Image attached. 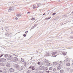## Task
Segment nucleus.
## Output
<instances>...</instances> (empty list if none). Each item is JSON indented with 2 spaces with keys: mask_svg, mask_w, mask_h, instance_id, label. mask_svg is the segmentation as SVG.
<instances>
[{
  "mask_svg": "<svg viewBox=\"0 0 73 73\" xmlns=\"http://www.w3.org/2000/svg\"><path fill=\"white\" fill-rule=\"evenodd\" d=\"M20 70H23V68H22V66H21L20 68Z\"/></svg>",
  "mask_w": 73,
  "mask_h": 73,
  "instance_id": "obj_28",
  "label": "nucleus"
},
{
  "mask_svg": "<svg viewBox=\"0 0 73 73\" xmlns=\"http://www.w3.org/2000/svg\"><path fill=\"white\" fill-rule=\"evenodd\" d=\"M2 30H3V28H2Z\"/></svg>",
  "mask_w": 73,
  "mask_h": 73,
  "instance_id": "obj_51",
  "label": "nucleus"
},
{
  "mask_svg": "<svg viewBox=\"0 0 73 73\" xmlns=\"http://www.w3.org/2000/svg\"><path fill=\"white\" fill-rule=\"evenodd\" d=\"M21 60L22 62H24V59H23V58H21Z\"/></svg>",
  "mask_w": 73,
  "mask_h": 73,
  "instance_id": "obj_22",
  "label": "nucleus"
},
{
  "mask_svg": "<svg viewBox=\"0 0 73 73\" xmlns=\"http://www.w3.org/2000/svg\"><path fill=\"white\" fill-rule=\"evenodd\" d=\"M15 20H17V19H18V18L17 17H16V18H15Z\"/></svg>",
  "mask_w": 73,
  "mask_h": 73,
  "instance_id": "obj_37",
  "label": "nucleus"
},
{
  "mask_svg": "<svg viewBox=\"0 0 73 73\" xmlns=\"http://www.w3.org/2000/svg\"><path fill=\"white\" fill-rule=\"evenodd\" d=\"M66 15H65L64 16V17H66Z\"/></svg>",
  "mask_w": 73,
  "mask_h": 73,
  "instance_id": "obj_49",
  "label": "nucleus"
},
{
  "mask_svg": "<svg viewBox=\"0 0 73 73\" xmlns=\"http://www.w3.org/2000/svg\"><path fill=\"white\" fill-rule=\"evenodd\" d=\"M48 64H49V65H50V63H48Z\"/></svg>",
  "mask_w": 73,
  "mask_h": 73,
  "instance_id": "obj_47",
  "label": "nucleus"
},
{
  "mask_svg": "<svg viewBox=\"0 0 73 73\" xmlns=\"http://www.w3.org/2000/svg\"><path fill=\"white\" fill-rule=\"evenodd\" d=\"M68 61V58H66V59L64 60V62H67Z\"/></svg>",
  "mask_w": 73,
  "mask_h": 73,
  "instance_id": "obj_14",
  "label": "nucleus"
},
{
  "mask_svg": "<svg viewBox=\"0 0 73 73\" xmlns=\"http://www.w3.org/2000/svg\"><path fill=\"white\" fill-rule=\"evenodd\" d=\"M51 13H52V12H51L50 11H49L48 12V14H51Z\"/></svg>",
  "mask_w": 73,
  "mask_h": 73,
  "instance_id": "obj_32",
  "label": "nucleus"
},
{
  "mask_svg": "<svg viewBox=\"0 0 73 73\" xmlns=\"http://www.w3.org/2000/svg\"><path fill=\"white\" fill-rule=\"evenodd\" d=\"M67 70H68V71L70 72H73V70L69 68H67Z\"/></svg>",
  "mask_w": 73,
  "mask_h": 73,
  "instance_id": "obj_7",
  "label": "nucleus"
},
{
  "mask_svg": "<svg viewBox=\"0 0 73 73\" xmlns=\"http://www.w3.org/2000/svg\"><path fill=\"white\" fill-rule=\"evenodd\" d=\"M53 72H56L57 71V69L55 68H54L53 69Z\"/></svg>",
  "mask_w": 73,
  "mask_h": 73,
  "instance_id": "obj_18",
  "label": "nucleus"
},
{
  "mask_svg": "<svg viewBox=\"0 0 73 73\" xmlns=\"http://www.w3.org/2000/svg\"><path fill=\"white\" fill-rule=\"evenodd\" d=\"M61 69V67L60 66H58L57 67V70H59Z\"/></svg>",
  "mask_w": 73,
  "mask_h": 73,
  "instance_id": "obj_12",
  "label": "nucleus"
},
{
  "mask_svg": "<svg viewBox=\"0 0 73 73\" xmlns=\"http://www.w3.org/2000/svg\"><path fill=\"white\" fill-rule=\"evenodd\" d=\"M15 56H16L15 55Z\"/></svg>",
  "mask_w": 73,
  "mask_h": 73,
  "instance_id": "obj_54",
  "label": "nucleus"
},
{
  "mask_svg": "<svg viewBox=\"0 0 73 73\" xmlns=\"http://www.w3.org/2000/svg\"><path fill=\"white\" fill-rule=\"evenodd\" d=\"M37 64L38 65H40V62H38L37 63Z\"/></svg>",
  "mask_w": 73,
  "mask_h": 73,
  "instance_id": "obj_26",
  "label": "nucleus"
},
{
  "mask_svg": "<svg viewBox=\"0 0 73 73\" xmlns=\"http://www.w3.org/2000/svg\"><path fill=\"white\" fill-rule=\"evenodd\" d=\"M13 56L12 55H9L7 58V59L9 60H13Z\"/></svg>",
  "mask_w": 73,
  "mask_h": 73,
  "instance_id": "obj_2",
  "label": "nucleus"
},
{
  "mask_svg": "<svg viewBox=\"0 0 73 73\" xmlns=\"http://www.w3.org/2000/svg\"><path fill=\"white\" fill-rule=\"evenodd\" d=\"M3 69H4V70H7V68L6 67H4L3 68Z\"/></svg>",
  "mask_w": 73,
  "mask_h": 73,
  "instance_id": "obj_27",
  "label": "nucleus"
},
{
  "mask_svg": "<svg viewBox=\"0 0 73 73\" xmlns=\"http://www.w3.org/2000/svg\"><path fill=\"white\" fill-rule=\"evenodd\" d=\"M39 69L40 70H42L44 69V66H40L39 67Z\"/></svg>",
  "mask_w": 73,
  "mask_h": 73,
  "instance_id": "obj_9",
  "label": "nucleus"
},
{
  "mask_svg": "<svg viewBox=\"0 0 73 73\" xmlns=\"http://www.w3.org/2000/svg\"><path fill=\"white\" fill-rule=\"evenodd\" d=\"M6 61V58H3L0 59V62H5Z\"/></svg>",
  "mask_w": 73,
  "mask_h": 73,
  "instance_id": "obj_3",
  "label": "nucleus"
},
{
  "mask_svg": "<svg viewBox=\"0 0 73 73\" xmlns=\"http://www.w3.org/2000/svg\"><path fill=\"white\" fill-rule=\"evenodd\" d=\"M28 33V31H26L25 32V33L27 34Z\"/></svg>",
  "mask_w": 73,
  "mask_h": 73,
  "instance_id": "obj_42",
  "label": "nucleus"
},
{
  "mask_svg": "<svg viewBox=\"0 0 73 73\" xmlns=\"http://www.w3.org/2000/svg\"><path fill=\"white\" fill-rule=\"evenodd\" d=\"M32 66H30L29 67V69H31V68H32Z\"/></svg>",
  "mask_w": 73,
  "mask_h": 73,
  "instance_id": "obj_35",
  "label": "nucleus"
},
{
  "mask_svg": "<svg viewBox=\"0 0 73 73\" xmlns=\"http://www.w3.org/2000/svg\"><path fill=\"white\" fill-rule=\"evenodd\" d=\"M60 64H62V61H60L59 62Z\"/></svg>",
  "mask_w": 73,
  "mask_h": 73,
  "instance_id": "obj_29",
  "label": "nucleus"
},
{
  "mask_svg": "<svg viewBox=\"0 0 73 73\" xmlns=\"http://www.w3.org/2000/svg\"><path fill=\"white\" fill-rule=\"evenodd\" d=\"M14 67L15 68L19 69V66L18 64H15L14 65Z\"/></svg>",
  "mask_w": 73,
  "mask_h": 73,
  "instance_id": "obj_5",
  "label": "nucleus"
},
{
  "mask_svg": "<svg viewBox=\"0 0 73 73\" xmlns=\"http://www.w3.org/2000/svg\"><path fill=\"white\" fill-rule=\"evenodd\" d=\"M56 56H57V55H56V56H53V57H56Z\"/></svg>",
  "mask_w": 73,
  "mask_h": 73,
  "instance_id": "obj_43",
  "label": "nucleus"
},
{
  "mask_svg": "<svg viewBox=\"0 0 73 73\" xmlns=\"http://www.w3.org/2000/svg\"><path fill=\"white\" fill-rule=\"evenodd\" d=\"M37 25V24H36L35 25H34L35 27H36V26Z\"/></svg>",
  "mask_w": 73,
  "mask_h": 73,
  "instance_id": "obj_33",
  "label": "nucleus"
},
{
  "mask_svg": "<svg viewBox=\"0 0 73 73\" xmlns=\"http://www.w3.org/2000/svg\"><path fill=\"white\" fill-rule=\"evenodd\" d=\"M13 55L14 56H15V54H13Z\"/></svg>",
  "mask_w": 73,
  "mask_h": 73,
  "instance_id": "obj_52",
  "label": "nucleus"
},
{
  "mask_svg": "<svg viewBox=\"0 0 73 73\" xmlns=\"http://www.w3.org/2000/svg\"><path fill=\"white\" fill-rule=\"evenodd\" d=\"M64 70L62 69L60 70V72L61 73H64Z\"/></svg>",
  "mask_w": 73,
  "mask_h": 73,
  "instance_id": "obj_13",
  "label": "nucleus"
},
{
  "mask_svg": "<svg viewBox=\"0 0 73 73\" xmlns=\"http://www.w3.org/2000/svg\"><path fill=\"white\" fill-rule=\"evenodd\" d=\"M41 5V4L40 3H39L38 5H37V6H39V5Z\"/></svg>",
  "mask_w": 73,
  "mask_h": 73,
  "instance_id": "obj_38",
  "label": "nucleus"
},
{
  "mask_svg": "<svg viewBox=\"0 0 73 73\" xmlns=\"http://www.w3.org/2000/svg\"><path fill=\"white\" fill-rule=\"evenodd\" d=\"M45 13H44L43 15L42 16H44V15H45Z\"/></svg>",
  "mask_w": 73,
  "mask_h": 73,
  "instance_id": "obj_48",
  "label": "nucleus"
},
{
  "mask_svg": "<svg viewBox=\"0 0 73 73\" xmlns=\"http://www.w3.org/2000/svg\"><path fill=\"white\" fill-rule=\"evenodd\" d=\"M23 36H24V37H26V35L25 34H24L23 35Z\"/></svg>",
  "mask_w": 73,
  "mask_h": 73,
  "instance_id": "obj_36",
  "label": "nucleus"
},
{
  "mask_svg": "<svg viewBox=\"0 0 73 73\" xmlns=\"http://www.w3.org/2000/svg\"><path fill=\"white\" fill-rule=\"evenodd\" d=\"M43 72H42V71H40L39 72V73H43Z\"/></svg>",
  "mask_w": 73,
  "mask_h": 73,
  "instance_id": "obj_24",
  "label": "nucleus"
},
{
  "mask_svg": "<svg viewBox=\"0 0 73 73\" xmlns=\"http://www.w3.org/2000/svg\"><path fill=\"white\" fill-rule=\"evenodd\" d=\"M47 72H48V73H49V71H46Z\"/></svg>",
  "mask_w": 73,
  "mask_h": 73,
  "instance_id": "obj_46",
  "label": "nucleus"
},
{
  "mask_svg": "<svg viewBox=\"0 0 73 73\" xmlns=\"http://www.w3.org/2000/svg\"><path fill=\"white\" fill-rule=\"evenodd\" d=\"M4 54H2L1 56H0V58L2 57V56H4Z\"/></svg>",
  "mask_w": 73,
  "mask_h": 73,
  "instance_id": "obj_25",
  "label": "nucleus"
},
{
  "mask_svg": "<svg viewBox=\"0 0 73 73\" xmlns=\"http://www.w3.org/2000/svg\"><path fill=\"white\" fill-rule=\"evenodd\" d=\"M35 26H33L32 27V28H31V29H33V28H35Z\"/></svg>",
  "mask_w": 73,
  "mask_h": 73,
  "instance_id": "obj_39",
  "label": "nucleus"
},
{
  "mask_svg": "<svg viewBox=\"0 0 73 73\" xmlns=\"http://www.w3.org/2000/svg\"><path fill=\"white\" fill-rule=\"evenodd\" d=\"M35 18L33 17L32 18H31V20H35Z\"/></svg>",
  "mask_w": 73,
  "mask_h": 73,
  "instance_id": "obj_21",
  "label": "nucleus"
},
{
  "mask_svg": "<svg viewBox=\"0 0 73 73\" xmlns=\"http://www.w3.org/2000/svg\"><path fill=\"white\" fill-rule=\"evenodd\" d=\"M57 53V52H52V55H54L55 54H56Z\"/></svg>",
  "mask_w": 73,
  "mask_h": 73,
  "instance_id": "obj_15",
  "label": "nucleus"
},
{
  "mask_svg": "<svg viewBox=\"0 0 73 73\" xmlns=\"http://www.w3.org/2000/svg\"><path fill=\"white\" fill-rule=\"evenodd\" d=\"M9 71H10V72H14V69H13V68H10L9 69Z\"/></svg>",
  "mask_w": 73,
  "mask_h": 73,
  "instance_id": "obj_6",
  "label": "nucleus"
},
{
  "mask_svg": "<svg viewBox=\"0 0 73 73\" xmlns=\"http://www.w3.org/2000/svg\"><path fill=\"white\" fill-rule=\"evenodd\" d=\"M0 72H3V70H0Z\"/></svg>",
  "mask_w": 73,
  "mask_h": 73,
  "instance_id": "obj_40",
  "label": "nucleus"
},
{
  "mask_svg": "<svg viewBox=\"0 0 73 73\" xmlns=\"http://www.w3.org/2000/svg\"><path fill=\"white\" fill-rule=\"evenodd\" d=\"M63 54H64V56H65V55H66V53L64 52L63 53Z\"/></svg>",
  "mask_w": 73,
  "mask_h": 73,
  "instance_id": "obj_31",
  "label": "nucleus"
},
{
  "mask_svg": "<svg viewBox=\"0 0 73 73\" xmlns=\"http://www.w3.org/2000/svg\"><path fill=\"white\" fill-rule=\"evenodd\" d=\"M72 13H73V11L72 12Z\"/></svg>",
  "mask_w": 73,
  "mask_h": 73,
  "instance_id": "obj_53",
  "label": "nucleus"
},
{
  "mask_svg": "<svg viewBox=\"0 0 73 73\" xmlns=\"http://www.w3.org/2000/svg\"><path fill=\"white\" fill-rule=\"evenodd\" d=\"M9 56L8 54H7L5 55H3V56L4 57H5L6 58H7V57H8V56Z\"/></svg>",
  "mask_w": 73,
  "mask_h": 73,
  "instance_id": "obj_11",
  "label": "nucleus"
},
{
  "mask_svg": "<svg viewBox=\"0 0 73 73\" xmlns=\"http://www.w3.org/2000/svg\"><path fill=\"white\" fill-rule=\"evenodd\" d=\"M48 62V60H46V62Z\"/></svg>",
  "mask_w": 73,
  "mask_h": 73,
  "instance_id": "obj_44",
  "label": "nucleus"
},
{
  "mask_svg": "<svg viewBox=\"0 0 73 73\" xmlns=\"http://www.w3.org/2000/svg\"><path fill=\"white\" fill-rule=\"evenodd\" d=\"M27 13H29V12H28Z\"/></svg>",
  "mask_w": 73,
  "mask_h": 73,
  "instance_id": "obj_50",
  "label": "nucleus"
},
{
  "mask_svg": "<svg viewBox=\"0 0 73 73\" xmlns=\"http://www.w3.org/2000/svg\"><path fill=\"white\" fill-rule=\"evenodd\" d=\"M55 14H56V13H54L52 14V15L54 16V15H55Z\"/></svg>",
  "mask_w": 73,
  "mask_h": 73,
  "instance_id": "obj_30",
  "label": "nucleus"
},
{
  "mask_svg": "<svg viewBox=\"0 0 73 73\" xmlns=\"http://www.w3.org/2000/svg\"><path fill=\"white\" fill-rule=\"evenodd\" d=\"M46 55L47 56H49V52H47Z\"/></svg>",
  "mask_w": 73,
  "mask_h": 73,
  "instance_id": "obj_20",
  "label": "nucleus"
},
{
  "mask_svg": "<svg viewBox=\"0 0 73 73\" xmlns=\"http://www.w3.org/2000/svg\"><path fill=\"white\" fill-rule=\"evenodd\" d=\"M6 66L7 68H9L11 66V64L9 63H8L7 64Z\"/></svg>",
  "mask_w": 73,
  "mask_h": 73,
  "instance_id": "obj_8",
  "label": "nucleus"
},
{
  "mask_svg": "<svg viewBox=\"0 0 73 73\" xmlns=\"http://www.w3.org/2000/svg\"><path fill=\"white\" fill-rule=\"evenodd\" d=\"M36 6V5H34L33 7V9H35Z\"/></svg>",
  "mask_w": 73,
  "mask_h": 73,
  "instance_id": "obj_16",
  "label": "nucleus"
},
{
  "mask_svg": "<svg viewBox=\"0 0 73 73\" xmlns=\"http://www.w3.org/2000/svg\"><path fill=\"white\" fill-rule=\"evenodd\" d=\"M70 63H67L66 64V65L67 66H70Z\"/></svg>",
  "mask_w": 73,
  "mask_h": 73,
  "instance_id": "obj_17",
  "label": "nucleus"
},
{
  "mask_svg": "<svg viewBox=\"0 0 73 73\" xmlns=\"http://www.w3.org/2000/svg\"><path fill=\"white\" fill-rule=\"evenodd\" d=\"M51 17H50V18H48L47 19V20H49V19H50Z\"/></svg>",
  "mask_w": 73,
  "mask_h": 73,
  "instance_id": "obj_41",
  "label": "nucleus"
},
{
  "mask_svg": "<svg viewBox=\"0 0 73 73\" xmlns=\"http://www.w3.org/2000/svg\"><path fill=\"white\" fill-rule=\"evenodd\" d=\"M14 8L13 6H11L9 8L8 10L9 12H11L14 10Z\"/></svg>",
  "mask_w": 73,
  "mask_h": 73,
  "instance_id": "obj_1",
  "label": "nucleus"
},
{
  "mask_svg": "<svg viewBox=\"0 0 73 73\" xmlns=\"http://www.w3.org/2000/svg\"><path fill=\"white\" fill-rule=\"evenodd\" d=\"M49 70H52V69H53V68H52V67H50L49 68Z\"/></svg>",
  "mask_w": 73,
  "mask_h": 73,
  "instance_id": "obj_19",
  "label": "nucleus"
},
{
  "mask_svg": "<svg viewBox=\"0 0 73 73\" xmlns=\"http://www.w3.org/2000/svg\"><path fill=\"white\" fill-rule=\"evenodd\" d=\"M13 60L15 62H16V61L18 60V58L16 56L14 57Z\"/></svg>",
  "mask_w": 73,
  "mask_h": 73,
  "instance_id": "obj_4",
  "label": "nucleus"
},
{
  "mask_svg": "<svg viewBox=\"0 0 73 73\" xmlns=\"http://www.w3.org/2000/svg\"><path fill=\"white\" fill-rule=\"evenodd\" d=\"M35 66H32L31 67V69L32 70H35Z\"/></svg>",
  "mask_w": 73,
  "mask_h": 73,
  "instance_id": "obj_10",
  "label": "nucleus"
},
{
  "mask_svg": "<svg viewBox=\"0 0 73 73\" xmlns=\"http://www.w3.org/2000/svg\"><path fill=\"white\" fill-rule=\"evenodd\" d=\"M47 65L49 66H50V65L49 64H47Z\"/></svg>",
  "mask_w": 73,
  "mask_h": 73,
  "instance_id": "obj_45",
  "label": "nucleus"
},
{
  "mask_svg": "<svg viewBox=\"0 0 73 73\" xmlns=\"http://www.w3.org/2000/svg\"><path fill=\"white\" fill-rule=\"evenodd\" d=\"M16 16H18V17H19L21 16V15L18 14V15H17Z\"/></svg>",
  "mask_w": 73,
  "mask_h": 73,
  "instance_id": "obj_23",
  "label": "nucleus"
},
{
  "mask_svg": "<svg viewBox=\"0 0 73 73\" xmlns=\"http://www.w3.org/2000/svg\"><path fill=\"white\" fill-rule=\"evenodd\" d=\"M2 66H4V63H2L1 64Z\"/></svg>",
  "mask_w": 73,
  "mask_h": 73,
  "instance_id": "obj_34",
  "label": "nucleus"
}]
</instances>
